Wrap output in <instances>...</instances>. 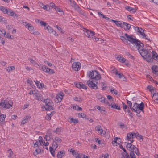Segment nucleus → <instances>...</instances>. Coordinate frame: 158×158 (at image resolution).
Returning <instances> with one entry per match:
<instances>
[{"label":"nucleus","mask_w":158,"mask_h":158,"mask_svg":"<svg viewBox=\"0 0 158 158\" xmlns=\"http://www.w3.org/2000/svg\"><path fill=\"white\" fill-rule=\"evenodd\" d=\"M44 24H43V26L45 29L46 28L47 30H51V27L49 26L46 22H45Z\"/></svg>","instance_id":"44"},{"label":"nucleus","mask_w":158,"mask_h":158,"mask_svg":"<svg viewBox=\"0 0 158 158\" xmlns=\"http://www.w3.org/2000/svg\"><path fill=\"white\" fill-rule=\"evenodd\" d=\"M61 141L62 140L60 138L57 137H56L53 142L52 147H50V151L53 156H55V151L53 149H56L61 143Z\"/></svg>","instance_id":"3"},{"label":"nucleus","mask_w":158,"mask_h":158,"mask_svg":"<svg viewBox=\"0 0 158 158\" xmlns=\"http://www.w3.org/2000/svg\"><path fill=\"white\" fill-rule=\"evenodd\" d=\"M144 30H143L142 31H140V30H138V33L140 34V35H141L142 36H143V38H144V37H146V35L143 32Z\"/></svg>","instance_id":"53"},{"label":"nucleus","mask_w":158,"mask_h":158,"mask_svg":"<svg viewBox=\"0 0 158 158\" xmlns=\"http://www.w3.org/2000/svg\"><path fill=\"white\" fill-rule=\"evenodd\" d=\"M87 75L88 77L92 79L98 80L101 78L100 74L96 70L88 71L87 72Z\"/></svg>","instance_id":"5"},{"label":"nucleus","mask_w":158,"mask_h":158,"mask_svg":"<svg viewBox=\"0 0 158 158\" xmlns=\"http://www.w3.org/2000/svg\"><path fill=\"white\" fill-rule=\"evenodd\" d=\"M15 69V68L14 66H11L8 67L6 69V70L9 72L10 71L14 70Z\"/></svg>","instance_id":"43"},{"label":"nucleus","mask_w":158,"mask_h":158,"mask_svg":"<svg viewBox=\"0 0 158 158\" xmlns=\"http://www.w3.org/2000/svg\"><path fill=\"white\" fill-rule=\"evenodd\" d=\"M4 36L9 39H13L14 38V37L12 35H11L10 33L8 32H6V34L5 35V36Z\"/></svg>","instance_id":"35"},{"label":"nucleus","mask_w":158,"mask_h":158,"mask_svg":"<svg viewBox=\"0 0 158 158\" xmlns=\"http://www.w3.org/2000/svg\"><path fill=\"white\" fill-rule=\"evenodd\" d=\"M76 86L79 88H82L84 89H87V86L82 83L79 82L75 84Z\"/></svg>","instance_id":"17"},{"label":"nucleus","mask_w":158,"mask_h":158,"mask_svg":"<svg viewBox=\"0 0 158 158\" xmlns=\"http://www.w3.org/2000/svg\"><path fill=\"white\" fill-rule=\"evenodd\" d=\"M111 21L113 22L117 26L121 28H123V22L122 23L120 21L115 20L113 19H111Z\"/></svg>","instance_id":"15"},{"label":"nucleus","mask_w":158,"mask_h":158,"mask_svg":"<svg viewBox=\"0 0 158 158\" xmlns=\"http://www.w3.org/2000/svg\"><path fill=\"white\" fill-rule=\"evenodd\" d=\"M117 59L119 62L122 63H124L125 62L126 59L124 58L121 57L120 56H118L117 57Z\"/></svg>","instance_id":"29"},{"label":"nucleus","mask_w":158,"mask_h":158,"mask_svg":"<svg viewBox=\"0 0 158 158\" xmlns=\"http://www.w3.org/2000/svg\"><path fill=\"white\" fill-rule=\"evenodd\" d=\"M68 121L70 123H77L78 122V120L76 119H73V118H68Z\"/></svg>","instance_id":"22"},{"label":"nucleus","mask_w":158,"mask_h":158,"mask_svg":"<svg viewBox=\"0 0 158 158\" xmlns=\"http://www.w3.org/2000/svg\"><path fill=\"white\" fill-rule=\"evenodd\" d=\"M53 112H52L51 114H48L45 117V118L48 120H49L51 119V114H53Z\"/></svg>","instance_id":"49"},{"label":"nucleus","mask_w":158,"mask_h":158,"mask_svg":"<svg viewBox=\"0 0 158 158\" xmlns=\"http://www.w3.org/2000/svg\"><path fill=\"white\" fill-rule=\"evenodd\" d=\"M86 115L84 113H79L78 114V117L79 118H84L85 117Z\"/></svg>","instance_id":"55"},{"label":"nucleus","mask_w":158,"mask_h":158,"mask_svg":"<svg viewBox=\"0 0 158 158\" xmlns=\"http://www.w3.org/2000/svg\"><path fill=\"white\" fill-rule=\"evenodd\" d=\"M109 106H111V107L115 109L118 110H120V106L116 104H115L114 103H112L111 104H109Z\"/></svg>","instance_id":"24"},{"label":"nucleus","mask_w":158,"mask_h":158,"mask_svg":"<svg viewBox=\"0 0 158 158\" xmlns=\"http://www.w3.org/2000/svg\"><path fill=\"white\" fill-rule=\"evenodd\" d=\"M96 108L100 112H102V111H105V110L101 108V107L99 106H96Z\"/></svg>","instance_id":"54"},{"label":"nucleus","mask_w":158,"mask_h":158,"mask_svg":"<svg viewBox=\"0 0 158 158\" xmlns=\"http://www.w3.org/2000/svg\"><path fill=\"white\" fill-rule=\"evenodd\" d=\"M42 145V143H39V142L36 141L34 145V147H36Z\"/></svg>","instance_id":"59"},{"label":"nucleus","mask_w":158,"mask_h":158,"mask_svg":"<svg viewBox=\"0 0 158 158\" xmlns=\"http://www.w3.org/2000/svg\"><path fill=\"white\" fill-rule=\"evenodd\" d=\"M144 107V104L143 102H142L140 104H138L136 103L134 104L133 107H131V109L133 111L136 112L137 114V115L139 117L140 115H139L138 114H139L141 111L143 112V109Z\"/></svg>","instance_id":"4"},{"label":"nucleus","mask_w":158,"mask_h":158,"mask_svg":"<svg viewBox=\"0 0 158 158\" xmlns=\"http://www.w3.org/2000/svg\"><path fill=\"white\" fill-rule=\"evenodd\" d=\"M73 108L78 111H81L82 110V108L81 107H79L77 105H76V106H73Z\"/></svg>","instance_id":"39"},{"label":"nucleus","mask_w":158,"mask_h":158,"mask_svg":"<svg viewBox=\"0 0 158 158\" xmlns=\"http://www.w3.org/2000/svg\"><path fill=\"white\" fill-rule=\"evenodd\" d=\"M6 32L5 30H0V34L2 36H5Z\"/></svg>","instance_id":"58"},{"label":"nucleus","mask_w":158,"mask_h":158,"mask_svg":"<svg viewBox=\"0 0 158 158\" xmlns=\"http://www.w3.org/2000/svg\"><path fill=\"white\" fill-rule=\"evenodd\" d=\"M95 129L99 134H103V135H105L106 134V132L103 130L101 126L99 125H98L95 127Z\"/></svg>","instance_id":"11"},{"label":"nucleus","mask_w":158,"mask_h":158,"mask_svg":"<svg viewBox=\"0 0 158 158\" xmlns=\"http://www.w3.org/2000/svg\"><path fill=\"white\" fill-rule=\"evenodd\" d=\"M35 84L37 86L38 88L40 89L42 88L44 85H43L40 82H39L38 81H34Z\"/></svg>","instance_id":"28"},{"label":"nucleus","mask_w":158,"mask_h":158,"mask_svg":"<svg viewBox=\"0 0 158 158\" xmlns=\"http://www.w3.org/2000/svg\"><path fill=\"white\" fill-rule=\"evenodd\" d=\"M29 118V116H26L24 117L22 121L21 124H24L25 123H27L28 120V118Z\"/></svg>","instance_id":"32"},{"label":"nucleus","mask_w":158,"mask_h":158,"mask_svg":"<svg viewBox=\"0 0 158 158\" xmlns=\"http://www.w3.org/2000/svg\"><path fill=\"white\" fill-rule=\"evenodd\" d=\"M77 158H88V156L82 154H79Z\"/></svg>","instance_id":"52"},{"label":"nucleus","mask_w":158,"mask_h":158,"mask_svg":"<svg viewBox=\"0 0 158 158\" xmlns=\"http://www.w3.org/2000/svg\"><path fill=\"white\" fill-rule=\"evenodd\" d=\"M53 132L57 134H60L61 132V129L60 128H57L56 129V130H54Z\"/></svg>","instance_id":"50"},{"label":"nucleus","mask_w":158,"mask_h":158,"mask_svg":"<svg viewBox=\"0 0 158 158\" xmlns=\"http://www.w3.org/2000/svg\"><path fill=\"white\" fill-rule=\"evenodd\" d=\"M45 72L51 74L54 73L55 72L52 69H51L47 67Z\"/></svg>","instance_id":"30"},{"label":"nucleus","mask_w":158,"mask_h":158,"mask_svg":"<svg viewBox=\"0 0 158 158\" xmlns=\"http://www.w3.org/2000/svg\"><path fill=\"white\" fill-rule=\"evenodd\" d=\"M45 105H50L51 104H53V102L51 100L49 99H47L45 100Z\"/></svg>","instance_id":"37"},{"label":"nucleus","mask_w":158,"mask_h":158,"mask_svg":"<svg viewBox=\"0 0 158 158\" xmlns=\"http://www.w3.org/2000/svg\"><path fill=\"white\" fill-rule=\"evenodd\" d=\"M99 100L102 103H104L106 105L108 104L109 103L108 101L105 99L104 97H102V98H101V99H100Z\"/></svg>","instance_id":"34"},{"label":"nucleus","mask_w":158,"mask_h":158,"mask_svg":"<svg viewBox=\"0 0 158 158\" xmlns=\"http://www.w3.org/2000/svg\"><path fill=\"white\" fill-rule=\"evenodd\" d=\"M64 95V94L62 92L59 93L56 96V99L58 100V102H61Z\"/></svg>","instance_id":"16"},{"label":"nucleus","mask_w":158,"mask_h":158,"mask_svg":"<svg viewBox=\"0 0 158 158\" xmlns=\"http://www.w3.org/2000/svg\"><path fill=\"white\" fill-rule=\"evenodd\" d=\"M87 84L89 87L94 89H96L98 88L97 85L95 83H94L92 81H88L87 82Z\"/></svg>","instance_id":"12"},{"label":"nucleus","mask_w":158,"mask_h":158,"mask_svg":"<svg viewBox=\"0 0 158 158\" xmlns=\"http://www.w3.org/2000/svg\"><path fill=\"white\" fill-rule=\"evenodd\" d=\"M70 152L72 153L73 155L76 158H77L79 154L75 150L71 149L70 150Z\"/></svg>","instance_id":"25"},{"label":"nucleus","mask_w":158,"mask_h":158,"mask_svg":"<svg viewBox=\"0 0 158 158\" xmlns=\"http://www.w3.org/2000/svg\"><path fill=\"white\" fill-rule=\"evenodd\" d=\"M134 138V133H129L127 134L126 140L128 141H131V143H132L133 141V140L132 141L130 140L131 139Z\"/></svg>","instance_id":"14"},{"label":"nucleus","mask_w":158,"mask_h":158,"mask_svg":"<svg viewBox=\"0 0 158 158\" xmlns=\"http://www.w3.org/2000/svg\"><path fill=\"white\" fill-rule=\"evenodd\" d=\"M65 154L64 151H61L59 152L57 154V157L58 158H61Z\"/></svg>","instance_id":"27"},{"label":"nucleus","mask_w":158,"mask_h":158,"mask_svg":"<svg viewBox=\"0 0 158 158\" xmlns=\"http://www.w3.org/2000/svg\"><path fill=\"white\" fill-rule=\"evenodd\" d=\"M8 153L9 154L8 157L10 158L13 155V152L12 151L11 149H9L8 151Z\"/></svg>","instance_id":"45"},{"label":"nucleus","mask_w":158,"mask_h":158,"mask_svg":"<svg viewBox=\"0 0 158 158\" xmlns=\"http://www.w3.org/2000/svg\"><path fill=\"white\" fill-rule=\"evenodd\" d=\"M121 139L120 138L118 137H115L114 139V140L112 141V143L113 145L117 146V144H119L120 142Z\"/></svg>","instance_id":"20"},{"label":"nucleus","mask_w":158,"mask_h":158,"mask_svg":"<svg viewBox=\"0 0 158 158\" xmlns=\"http://www.w3.org/2000/svg\"><path fill=\"white\" fill-rule=\"evenodd\" d=\"M73 99L75 101L78 102H81L83 100V99L81 98L77 97H74Z\"/></svg>","instance_id":"41"},{"label":"nucleus","mask_w":158,"mask_h":158,"mask_svg":"<svg viewBox=\"0 0 158 158\" xmlns=\"http://www.w3.org/2000/svg\"><path fill=\"white\" fill-rule=\"evenodd\" d=\"M3 21L4 22V23H6V20L5 18H3L2 16H0V22Z\"/></svg>","instance_id":"63"},{"label":"nucleus","mask_w":158,"mask_h":158,"mask_svg":"<svg viewBox=\"0 0 158 158\" xmlns=\"http://www.w3.org/2000/svg\"><path fill=\"white\" fill-rule=\"evenodd\" d=\"M132 152H134V153L135 152V154L138 156H139L140 155V153L139 152V150L138 149L135 147L134 148V150L132 151Z\"/></svg>","instance_id":"33"},{"label":"nucleus","mask_w":158,"mask_h":158,"mask_svg":"<svg viewBox=\"0 0 158 158\" xmlns=\"http://www.w3.org/2000/svg\"><path fill=\"white\" fill-rule=\"evenodd\" d=\"M43 8L45 10H48L50 9V6L48 5H44Z\"/></svg>","instance_id":"61"},{"label":"nucleus","mask_w":158,"mask_h":158,"mask_svg":"<svg viewBox=\"0 0 158 158\" xmlns=\"http://www.w3.org/2000/svg\"><path fill=\"white\" fill-rule=\"evenodd\" d=\"M30 32L35 35H39L40 33L37 30H30Z\"/></svg>","instance_id":"38"},{"label":"nucleus","mask_w":158,"mask_h":158,"mask_svg":"<svg viewBox=\"0 0 158 158\" xmlns=\"http://www.w3.org/2000/svg\"><path fill=\"white\" fill-rule=\"evenodd\" d=\"M6 117V115L3 114L0 115V123L3 122Z\"/></svg>","instance_id":"36"},{"label":"nucleus","mask_w":158,"mask_h":158,"mask_svg":"<svg viewBox=\"0 0 158 158\" xmlns=\"http://www.w3.org/2000/svg\"><path fill=\"white\" fill-rule=\"evenodd\" d=\"M151 58L152 59V62L153 59L158 60V55L156 52L152 51V57H151Z\"/></svg>","instance_id":"21"},{"label":"nucleus","mask_w":158,"mask_h":158,"mask_svg":"<svg viewBox=\"0 0 158 158\" xmlns=\"http://www.w3.org/2000/svg\"><path fill=\"white\" fill-rule=\"evenodd\" d=\"M152 98L156 102L158 103V93H154L153 96Z\"/></svg>","instance_id":"26"},{"label":"nucleus","mask_w":158,"mask_h":158,"mask_svg":"<svg viewBox=\"0 0 158 158\" xmlns=\"http://www.w3.org/2000/svg\"><path fill=\"white\" fill-rule=\"evenodd\" d=\"M130 154L131 158H136V156L134 153V152H132V151H131Z\"/></svg>","instance_id":"57"},{"label":"nucleus","mask_w":158,"mask_h":158,"mask_svg":"<svg viewBox=\"0 0 158 158\" xmlns=\"http://www.w3.org/2000/svg\"><path fill=\"white\" fill-rule=\"evenodd\" d=\"M35 21L36 23H39L40 25L42 26H43V24H44L45 22L40 20L38 19H35Z\"/></svg>","instance_id":"42"},{"label":"nucleus","mask_w":158,"mask_h":158,"mask_svg":"<svg viewBox=\"0 0 158 158\" xmlns=\"http://www.w3.org/2000/svg\"><path fill=\"white\" fill-rule=\"evenodd\" d=\"M52 138L49 137V136H48L46 135H45L44 138L46 140V141H49Z\"/></svg>","instance_id":"64"},{"label":"nucleus","mask_w":158,"mask_h":158,"mask_svg":"<svg viewBox=\"0 0 158 158\" xmlns=\"http://www.w3.org/2000/svg\"><path fill=\"white\" fill-rule=\"evenodd\" d=\"M40 152L41 150L40 149H36L35 150V151L33 152V155L34 156H36L39 153H40Z\"/></svg>","instance_id":"46"},{"label":"nucleus","mask_w":158,"mask_h":158,"mask_svg":"<svg viewBox=\"0 0 158 158\" xmlns=\"http://www.w3.org/2000/svg\"><path fill=\"white\" fill-rule=\"evenodd\" d=\"M125 26H126L127 29L128 30H129L130 28L134 30H143V29L141 27H139L137 26H135L133 25H131L127 23L123 22V28L125 27Z\"/></svg>","instance_id":"8"},{"label":"nucleus","mask_w":158,"mask_h":158,"mask_svg":"<svg viewBox=\"0 0 158 158\" xmlns=\"http://www.w3.org/2000/svg\"><path fill=\"white\" fill-rule=\"evenodd\" d=\"M54 9L56 11L59 12H63L62 10L60 9L58 7L56 6L55 7Z\"/></svg>","instance_id":"60"},{"label":"nucleus","mask_w":158,"mask_h":158,"mask_svg":"<svg viewBox=\"0 0 158 158\" xmlns=\"http://www.w3.org/2000/svg\"><path fill=\"white\" fill-rule=\"evenodd\" d=\"M111 92L113 94H114L115 95H117L118 94V92L116 90L112 88L110 89Z\"/></svg>","instance_id":"56"},{"label":"nucleus","mask_w":158,"mask_h":158,"mask_svg":"<svg viewBox=\"0 0 158 158\" xmlns=\"http://www.w3.org/2000/svg\"><path fill=\"white\" fill-rule=\"evenodd\" d=\"M152 72L154 74H156L158 72V67L156 66H153L152 67Z\"/></svg>","instance_id":"31"},{"label":"nucleus","mask_w":158,"mask_h":158,"mask_svg":"<svg viewBox=\"0 0 158 158\" xmlns=\"http://www.w3.org/2000/svg\"><path fill=\"white\" fill-rule=\"evenodd\" d=\"M118 76L119 78L122 79L123 81H125V77L121 73H118V74L117 75Z\"/></svg>","instance_id":"48"},{"label":"nucleus","mask_w":158,"mask_h":158,"mask_svg":"<svg viewBox=\"0 0 158 158\" xmlns=\"http://www.w3.org/2000/svg\"><path fill=\"white\" fill-rule=\"evenodd\" d=\"M139 48H138L137 47L136 48L142 56L148 62H152V59L151 58V53L148 50L143 48L144 46L143 44V47H141L139 45Z\"/></svg>","instance_id":"2"},{"label":"nucleus","mask_w":158,"mask_h":158,"mask_svg":"<svg viewBox=\"0 0 158 158\" xmlns=\"http://www.w3.org/2000/svg\"><path fill=\"white\" fill-rule=\"evenodd\" d=\"M49 33L51 34L52 35H54L56 36H57L58 35V34L56 33V32L55 30H48Z\"/></svg>","instance_id":"40"},{"label":"nucleus","mask_w":158,"mask_h":158,"mask_svg":"<svg viewBox=\"0 0 158 158\" xmlns=\"http://www.w3.org/2000/svg\"><path fill=\"white\" fill-rule=\"evenodd\" d=\"M35 98L36 99L40 101H42L44 100V98H43L42 95L40 93L35 94Z\"/></svg>","instance_id":"18"},{"label":"nucleus","mask_w":158,"mask_h":158,"mask_svg":"<svg viewBox=\"0 0 158 158\" xmlns=\"http://www.w3.org/2000/svg\"><path fill=\"white\" fill-rule=\"evenodd\" d=\"M25 27L27 28H29L30 30H33L34 28L33 27L32 25L29 23L27 24L26 25Z\"/></svg>","instance_id":"51"},{"label":"nucleus","mask_w":158,"mask_h":158,"mask_svg":"<svg viewBox=\"0 0 158 158\" xmlns=\"http://www.w3.org/2000/svg\"><path fill=\"white\" fill-rule=\"evenodd\" d=\"M81 67V64L79 62H75L73 63L72 65V69L75 71L79 70Z\"/></svg>","instance_id":"9"},{"label":"nucleus","mask_w":158,"mask_h":158,"mask_svg":"<svg viewBox=\"0 0 158 158\" xmlns=\"http://www.w3.org/2000/svg\"><path fill=\"white\" fill-rule=\"evenodd\" d=\"M7 14L10 16H13L14 17H17V15L13 11L10 9L8 10V12Z\"/></svg>","instance_id":"23"},{"label":"nucleus","mask_w":158,"mask_h":158,"mask_svg":"<svg viewBox=\"0 0 158 158\" xmlns=\"http://www.w3.org/2000/svg\"><path fill=\"white\" fill-rule=\"evenodd\" d=\"M120 39L125 44L129 45L130 47L131 46V43L134 44L135 47L138 48H139V45L141 47L143 46V43L136 39L135 37L133 35H129L127 33H125L123 34V35L120 36Z\"/></svg>","instance_id":"1"},{"label":"nucleus","mask_w":158,"mask_h":158,"mask_svg":"<svg viewBox=\"0 0 158 158\" xmlns=\"http://www.w3.org/2000/svg\"><path fill=\"white\" fill-rule=\"evenodd\" d=\"M125 144L126 146V147L127 149L129 150L131 152L134 150V148L135 147V146L132 144L131 143H128L127 142H125Z\"/></svg>","instance_id":"13"},{"label":"nucleus","mask_w":158,"mask_h":158,"mask_svg":"<svg viewBox=\"0 0 158 158\" xmlns=\"http://www.w3.org/2000/svg\"><path fill=\"white\" fill-rule=\"evenodd\" d=\"M12 102L11 101L8 102L5 101H2L0 103V108L3 107L9 108L12 106Z\"/></svg>","instance_id":"7"},{"label":"nucleus","mask_w":158,"mask_h":158,"mask_svg":"<svg viewBox=\"0 0 158 158\" xmlns=\"http://www.w3.org/2000/svg\"><path fill=\"white\" fill-rule=\"evenodd\" d=\"M52 106H53V104L45 105L44 106H42V109L43 110H52L53 109Z\"/></svg>","instance_id":"10"},{"label":"nucleus","mask_w":158,"mask_h":158,"mask_svg":"<svg viewBox=\"0 0 158 158\" xmlns=\"http://www.w3.org/2000/svg\"><path fill=\"white\" fill-rule=\"evenodd\" d=\"M28 60L30 61L31 64H37L36 62L34 60L31 58H29Z\"/></svg>","instance_id":"62"},{"label":"nucleus","mask_w":158,"mask_h":158,"mask_svg":"<svg viewBox=\"0 0 158 158\" xmlns=\"http://www.w3.org/2000/svg\"><path fill=\"white\" fill-rule=\"evenodd\" d=\"M84 34L86 36H87L89 38L94 39L96 41H99V39L98 38L95 37L93 36L95 34L94 32L91 31V30H83Z\"/></svg>","instance_id":"6"},{"label":"nucleus","mask_w":158,"mask_h":158,"mask_svg":"<svg viewBox=\"0 0 158 158\" xmlns=\"http://www.w3.org/2000/svg\"><path fill=\"white\" fill-rule=\"evenodd\" d=\"M147 89L149 90L152 93H153L154 92V90L153 89V87L152 86L148 85L147 87Z\"/></svg>","instance_id":"47"},{"label":"nucleus","mask_w":158,"mask_h":158,"mask_svg":"<svg viewBox=\"0 0 158 158\" xmlns=\"http://www.w3.org/2000/svg\"><path fill=\"white\" fill-rule=\"evenodd\" d=\"M68 1L69 2H68L69 3V4L75 10L77 8V7L78 6L76 2L73 0H69Z\"/></svg>","instance_id":"19"}]
</instances>
